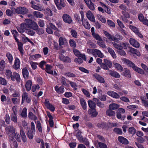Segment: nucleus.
Wrapping results in <instances>:
<instances>
[{
    "label": "nucleus",
    "mask_w": 148,
    "mask_h": 148,
    "mask_svg": "<svg viewBox=\"0 0 148 148\" xmlns=\"http://www.w3.org/2000/svg\"><path fill=\"white\" fill-rule=\"evenodd\" d=\"M5 130L6 134L10 138H13L16 135V133L15 132V128L13 126H9L6 127Z\"/></svg>",
    "instance_id": "nucleus-1"
},
{
    "label": "nucleus",
    "mask_w": 148,
    "mask_h": 148,
    "mask_svg": "<svg viewBox=\"0 0 148 148\" xmlns=\"http://www.w3.org/2000/svg\"><path fill=\"white\" fill-rule=\"evenodd\" d=\"M15 13L21 14H24L28 12L29 10L24 7L19 6L14 9Z\"/></svg>",
    "instance_id": "nucleus-2"
},
{
    "label": "nucleus",
    "mask_w": 148,
    "mask_h": 148,
    "mask_svg": "<svg viewBox=\"0 0 148 148\" xmlns=\"http://www.w3.org/2000/svg\"><path fill=\"white\" fill-rule=\"evenodd\" d=\"M28 28L32 29L34 30L37 29L38 27L37 23L32 20L29 19H26Z\"/></svg>",
    "instance_id": "nucleus-3"
},
{
    "label": "nucleus",
    "mask_w": 148,
    "mask_h": 148,
    "mask_svg": "<svg viewBox=\"0 0 148 148\" xmlns=\"http://www.w3.org/2000/svg\"><path fill=\"white\" fill-rule=\"evenodd\" d=\"M122 15L121 16V19L125 23H128L129 21L128 19L130 18L129 14L125 11H122Z\"/></svg>",
    "instance_id": "nucleus-4"
},
{
    "label": "nucleus",
    "mask_w": 148,
    "mask_h": 148,
    "mask_svg": "<svg viewBox=\"0 0 148 148\" xmlns=\"http://www.w3.org/2000/svg\"><path fill=\"white\" fill-rule=\"evenodd\" d=\"M27 22L25 23H23L21 24L20 27L17 28L18 31L20 33H23L25 32V30H27L28 29Z\"/></svg>",
    "instance_id": "nucleus-5"
},
{
    "label": "nucleus",
    "mask_w": 148,
    "mask_h": 148,
    "mask_svg": "<svg viewBox=\"0 0 148 148\" xmlns=\"http://www.w3.org/2000/svg\"><path fill=\"white\" fill-rule=\"evenodd\" d=\"M123 62L128 66L132 67L134 70L136 67L134 63L125 58H124L123 59Z\"/></svg>",
    "instance_id": "nucleus-6"
},
{
    "label": "nucleus",
    "mask_w": 148,
    "mask_h": 148,
    "mask_svg": "<svg viewBox=\"0 0 148 148\" xmlns=\"http://www.w3.org/2000/svg\"><path fill=\"white\" fill-rule=\"evenodd\" d=\"M59 58L60 60L66 63H70L71 62V59L68 56H65L62 54L59 55Z\"/></svg>",
    "instance_id": "nucleus-7"
},
{
    "label": "nucleus",
    "mask_w": 148,
    "mask_h": 148,
    "mask_svg": "<svg viewBox=\"0 0 148 148\" xmlns=\"http://www.w3.org/2000/svg\"><path fill=\"white\" fill-rule=\"evenodd\" d=\"M28 93L25 92L22 95V103H23L24 101H26L27 103H29L31 101L30 99L28 97Z\"/></svg>",
    "instance_id": "nucleus-8"
},
{
    "label": "nucleus",
    "mask_w": 148,
    "mask_h": 148,
    "mask_svg": "<svg viewBox=\"0 0 148 148\" xmlns=\"http://www.w3.org/2000/svg\"><path fill=\"white\" fill-rule=\"evenodd\" d=\"M86 15L88 18L91 21L93 22L95 21V17L93 14L89 10L87 12Z\"/></svg>",
    "instance_id": "nucleus-9"
},
{
    "label": "nucleus",
    "mask_w": 148,
    "mask_h": 148,
    "mask_svg": "<svg viewBox=\"0 0 148 148\" xmlns=\"http://www.w3.org/2000/svg\"><path fill=\"white\" fill-rule=\"evenodd\" d=\"M85 3L88 8L91 10H94L95 9L94 4L90 0H84Z\"/></svg>",
    "instance_id": "nucleus-10"
},
{
    "label": "nucleus",
    "mask_w": 148,
    "mask_h": 148,
    "mask_svg": "<svg viewBox=\"0 0 148 148\" xmlns=\"http://www.w3.org/2000/svg\"><path fill=\"white\" fill-rule=\"evenodd\" d=\"M129 42L130 44L136 48H138L140 47L139 43L136 40L133 38H130V39Z\"/></svg>",
    "instance_id": "nucleus-11"
},
{
    "label": "nucleus",
    "mask_w": 148,
    "mask_h": 148,
    "mask_svg": "<svg viewBox=\"0 0 148 148\" xmlns=\"http://www.w3.org/2000/svg\"><path fill=\"white\" fill-rule=\"evenodd\" d=\"M16 41L17 43L18 49L21 53V56H22L23 53L24 51L23 47V44L22 42L19 41V40L18 39H16Z\"/></svg>",
    "instance_id": "nucleus-12"
},
{
    "label": "nucleus",
    "mask_w": 148,
    "mask_h": 148,
    "mask_svg": "<svg viewBox=\"0 0 148 148\" xmlns=\"http://www.w3.org/2000/svg\"><path fill=\"white\" fill-rule=\"evenodd\" d=\"M62 18L64 22L69 24L71 23L72 21L71 17L66 14H64Z\"/></svg>",
    "instance_id": "nucleus-13"
},
{
    "label": "nucleus",
    "mask_w": 148,
    "mask_h": 148,
    "mask_svg": "<svg viewBox=\"0 0 148 148\" xmlns=\"http://www.w3.org/2000/svg\"><path fill=\"white\" fill-rule=\"evenodd\" d=\"M20 61L18 58H16L13 68L15 70H17L20 68Z\"/></svg>",
    "instance_id": "nucleus-14"
},
{
    "label": "nucleus",
    "mask_w": 148,
    "mask_h": 148,
    "mask_svg": "<svg viewBox=\"0 0 148 148\" xmlns=\"http://www.w3.org/2000/svg\"><path fill=\"white\" fill-rule=\"evenodd\" d=\"M122 75L128 79L130 78L131 77V73L130 70L127 68L124 69V71L122 73Z\"/></svg>",
    "instance_id": "nucleus-15"
},
{
    "label": "nucleus",
    "mask_w": 148,
    "mask_h": 148,
    "mask_svg": "<svg viewBox=\"0 0 148 148\" xmlns=\"http://www.w3.org/2000/svg\"><path fill=\"white\" fill-rule=\"evenodd\" d=\"M107 94L109 96L115 99H118L120 97L119 95L117 93L112 91H108Z\"/></svg>",
    "instance_id": "nucleus-16"
},
{
    "label": "nucleus",
    "mask_w": 148,
    "mask_h": 148,
    "mask_svg": "<svg viewBox=\"0 0 148 148\" xmlns=\"http://www.w3.org/2000/svg\"><path fill=\"white\" fill-rule=\"evenodd\" d=\"M88 113L92 117H96L98 114V112L96 111L95 109H89L88 111Z\"/></svg>",
    "instance_id": "nucleus-17"
},
{
    "label": "nucleus",
    "mask_w": 148,
    "mask_h": 148,
    "mask_svg": "<svg viewBox=\"0 0 148 148\" xmlns=\"http://www.w3.org/2000/svg\"><path fill=\"white\" fill-rule=\"evenodd\" d=\"M94 50V53L93 56L95 57H96L97 55L99 57L102 58L104 56L103 54L101 52L100 50L95 49Z\"/></svg>",
    "instance_id": "nucleus-18"
},
{
    "label": "nucleus",
    "mask_w": 148,
    "mask_h": 148,
    "mask_svg": "<svg viewBox=\"0 0 148 148\" xmlns=\"http://www.w3.org/2000/svg\"><path fill=\"white\" fill-rule=\"evenodd\" d=\"M118 139L120 142L123 144L127 145L129 143L128 140L122 136L118 137Z\"/></svg>",
    "instance_id": "nucleus-19"
},
{
    "label": "nucleus",
    "mask_w": 148,
    "mask_h": 148,
    "mask_svg": "<svg viewBox=\"0 0 148 148\" xmlns=\"http://www.w3.org/2000/svg\"><path fill=\"white\" fill-rule=\"evenodd\" d=\"M15 79L18 82H19L20 80V75L18 74L16 72H14L11 77V79L12 81H14Z\"/></svg>",
    "instance_id": "nucleus-20"
},
{
    "label": "nucleus",
    "mask_w": 148,
    "mask_h": 148,
    "mask_svg": "<svg viewBox=\"0 0 148 148\" xmlns=\"http://www.w3.org/2000/svg\"><path fill=\"white\" fill-rule=\"evenodd\" d=\"M93 76L95 77L96 79L99 82L103 83H104L105 80L100 75L96 73L93 75Z\"/></svg>",
    "instance_id": "nucleus-21"
},
{
    "label": "nucleus",
    "mask_w": 148,
    "mask_h": 148,
    "mask_svg": "<svg viewBox=\"0 0 148 148\" xmlns=\"http://www.w3.org/2000/svg\"><path fill=\"white\" fill-rule=\"evenodd\" d=\"M55 89L56 92L59 94L62 93L64 92V88L62 86H60L59 88L58 86H56L55 87Z\"/></svg>",
    "instance_id": "nucleus-22"
},
{
    "label": "nucleus",
    "mask_w": 148,
    "mask_h": 148,
    "mask_svg": "<svg viewBox=\"0 0 148 148\" xmlns=\"http://www.w3.org/2000/svg\"><path fill=\"white\" fill-rule=\"evenodd\" d=\"M20 134L22 140L24 143L27 141V138L24 132L23 129H21L20 131Z\"/></svg>",
    "instance_id": "nucleus-23"
},
{
    "label": "nucleus",
    "mask_w": 148,
    "mask_h": 148,
    "mask_svg": "<svg viewBox=\"0 0 148 148\" xmlns=\"http://www.w3.org/2000/svg\"><path fill=\"white\" fill-rule=\"evenodd\" d=\"M32 7L35 10L40 11L45 10L44 7L42 6L39 7L35 5H32Z\"/></svg>",
    "instance_id": "nucleus-24"
},
{
    "label": "nucleus",
    "mask_w": 148,
    "mask_h": 148,
    "mask_svg": "<svg viewBox=\"0 0 148 148\" xmlns=\"http://www.w3.org/2000/svg\"><path fill=\"white\" fill-rule=\"evenodd\" d=\"M113 64L117 70L121 72L123 71V69L121 64L117 63H114Z\"/></svg>",
    "instance_id": "nucleus-25"
},
{
    "label": "nucleus",
    "mask_w": 148,
    "mask_h": 148,
    "mask_svg": "<svg viewBox=\"0 0 148 148\" xmlns=\"http://www.w3.org/2000/svg\"><path fill=\"white\" fill-rule=\"evenodd\" d=\"M107 49L108 52L110 54L112 58L114 59L116 58V56L114 50L110 47L108 48Z\"/></svg>",
    "instance_id": "nucleus-26"
},
{
    "label": "nucleus",
    "mask_w": 148,
    "mask_h": 148,
    "mask_svg": "<svg viewBox=\"0 0 148 148\" xmlns=\"http://www.w3.org/2000/svg\"><path fill=\"white\" fill-rule=\"evenodd\" d=\"M22 73L24 78L25 79L28 78V77L29 73L28 70L26 68L23 69Z\"/></svg>",
    "instance_id": "nucleus-27"
},
{
    "label": "nucleus",
    "mask_w": 148,
    "mask_h": 148,
    "mask_svg": "<svg viewBox=\"0 0 148 148\" xmlns=\"http://www.w3.org/2000/svg\"><path fill=\"white\" fill-rule=\"evenodd\" d=\"M6 57H7L9 63L11 64L12 63L13 57L12 55L9 52H8L6 54Z\"/></svg>",
    "instance_id": "nucleus-28"
},
{
    "label": "nucleus",
    "mask_w": 148,
    "mask_h": 148,
    "mask_svg": "<svg viewBox=\"0 0 148 148\" xmlns=\"http://www.w3.org/2000/svg\"><path fill=\"white\" fill-rule=\"evenodd\" d=\"M110 74L112 76L116 78H119L120 75L117 72L115 71H110Z\"/></svg>",
    "instance_id": "nucleus-29"
},
{
    "label": "nucleus",
    "mask_w": 148,
    "mask_h": 148,
    "mask_svg": "<svg viewBox=\"0 0 148 148\" xmlns=\"http://www.w3.org/2000/svg\"><path fill=\"white\" fill-rule=\"evenodd\" d=\"M112 109H109L106 111V114L109 116H114L115 114V112L114 111L112 110Z\"/></svg>",
    "instance_id": "nucleus-30"
},
{
    "label": "nucleus",
    "mask_w": 148,
    "mask_h": 148,
    "mask_svg": "<svg viewBox=\"0 0 148 148\" xmlns=\"http://www.w3.org/2000/svg\"><path fill=\"white\" fill-rule=\"evenodd\" d=\"M88 103L90 109H95L96 107V104L95 103L91 100H89Z\"/></svg>",
    "instance_id": "nucleus-31"
},
{
    "label": "nucleus",
    "mask_w": 148,
    "mask_h": 148,
    "mask_svg": "<svg viewBox=\"0 0 148 148\" xmlns=\"http://www.w3.org/2000/svg\"><path fill=\"white\" fill-rule=\"evenodd\" d=\"M93 100L97 102V106L99 107L103 108L104 107V104L100 102L97 99L94 98Z\"/></svg>",
    "instance_id": "nucleus-32"
},
{
    "label": "nucleus",
    "mask_w": 148,
    "mask_h": 148,
    "mask_svg": "<svg viewBox=\"0 0 148 148\" xmlns=\"http://www.w3.org/2000/svg\"><path fill=\"white\" fill-rule=\"evenodd\" d=\"M80 103L82 108L85 110L86 109L87 105L85 100L83 98L80 99Z\"/></svg>",
    "instance_id": "nucleus-33"
},
{
    "label": "nucleus",
    "mask_w": 148,
    "mask_h": 148,
    "mask_svg": "<svg viewBox=\"0 0 148 148\" xmlns=\"http://www.w3.org/2000/svg\"><path fill=\"white\" fill-rule=\"evenodd\" d=\"M5 77L8 79H11L12 76V71L10 70H6L5 73Z\"/></svg>",
    "instance_id": "nucleus-34"
},
{
    "label": "nucleus",
    "mask_w": 148,
    "mask_h": 148,
    "mask_svg": "<svg viewBox=\"0 0 148 148\" xmlns=\"http://www.w3.org/2000/svg\"><path fill=\"white\" fill-rule=\"evenodd\" d=\"M119 107V106L118 104L113 103L110 104L109 106V108L112 110H115L118 108Z\"/></svg>",
    "instance_id": "nucleus-35"
},
{
    "label": "nucleus",
    "mask_w": 148,
    "mask_h": 148,
    "mask_svg": "<svg viewBox=\"0 0 148 148\" xmlns=\"http://www.w3.org/2000/svg\"><path fill=\"white\" fill-rule=\"evenodd\" d=\"M82 21V25L86 29H89L90 28V25L87 21L83 19V21Z\"/></svg>",
    "instance_id": "nucleus-36"
},
{
    "label": "nucleus",
    "mask_w": 148,
    "mask_h": 148,
    "mask_svg": "<svg viewBox=\"0 0 148 148\" xmlns=\"http://www.w3.org/2000/svg\"><path fill=\"white\" fill-rule=\"evenodd\" d=\"M32 82L31 80H28L26 84L25 87L27 91H29L31 89Z\"/></svg>",
    "instance_id": "nucleus-37"
},
{
    "label": "nucleus",
    "mask_w": 148,
    "mask_h": 148,
    "mask_svg": "<svg viewBox=\"0 0 148 148\" xmlns=\"http://www.w3.org/2000/svg\"><path fill=\"white\" fill-rule=\"evenodd\" d=\"M34 16L36 18H41L43 16V14L40 13V12L38 11H34L33 12Z\"/></svg>",
    "instance_id": "nucleus-38"
},
{
    "label": "nucleus",
    "mask_w": 148,
    "mask_h": 148,
    "mask_svg": "<svg viewBox=\"0 0 148 148\" xmlns=\"http://www.w3.org/2000/svg\"><path fill=\"white\" fill-rule=\"evenodd\" d=\"M67 42L65 38L62 37H60L59 40V45L62 46L64 45V43Z\"/></svg>",
    "instance_id": "nucleus-39"
},
{
    "label": "nucleus",
    "mask_w": 148,
    "mask_h": 148,
    "mask_svg": "<svg viewBox=\"0 0 148 148\" xmlns=\"http://www.w3.org/2000/svg\"><path fill=\"white\" fill-rule=\"evenodd\" d=\"M17 114H12L10 116L11 120L15 123L17 122Z\"/></svg>",
    "instance_id": "nucleus-40"
},
{
    "label": "nucleus",
    "mask_w": 148,
    "mask_h": 148,
    "mask_svg": "<svg viewBox=\"0 0 148 148\" xmlns=\"http://www.w3.org/2000/svg\"><path fill=\"white\" fill-rule=\"evenodd\" d=\"M97 43L99 46L103 48H107V46L103 41L102 39V40H99V41H97Z\"/></svg>",
    "instance_id": "nucleus-41"
},
{
    "label": "nucleus",
    "mask_w": 148,
    "mask_h": 148,
    "mask_svg": "<svg viewBox=\"0 0 148 148\" xmlns=\"http://www.w3.org/2000/svg\"><path fill=\"white\" fill-rule=\"evenodd\" d=\"M130 52L136 54L138 56H140V53L137 50L132 48L130 49Z\"/></svg>",
    "instance_id": "nucleus-42"
},
{
    "label": "nucleus",
    "mask_w": 148,
    "mask_h": 148,
    "mask_svg": "<svg viewBox=\"0 0 148 148\" xmlns=\"http://www.w3.org/2000/svg\"><path fill=\"white\" fill-rule=\"evenodd\" d=\"M5 65V63L3 60H1L0 63V71H3L4 69Z\"/></svg>",
    "instance_id": "nucleus-43"
},
{
    "label": "nucleus",
    "mask_w": 148,
    "mask_h": 148,
    "mask_svg": "<svg viewBox=\"0 0 148 148\" xmlns=\"http://www.w3.org/2000/svg\"><path fill=\"white\" fill-rule=\"evenodd\" d=\"M28 116L30 119L34 120H36L37 119L36 116L31 112H29Z\"/></svg>",
    "instance_id": "nucleus-44"
},
{
    "label": "nucleus",
    "mask_w": 148,
    "mask_h": 148,
    "mask_svg": "<svg viewBox=\"0 0 148 148\" xmlns=\"http://www.w3.org/2000/svg\"><path fill=\"white\" fill-rule=\"evenodd\" d=\"M22 40L25 43H26L27 41L31 43L32 45L34 44V43L32 42L26 36L22 37Z\"/></svg>",
    "instance_id": "nucleus-45"
},
{
    "label": "nucleus",
    "mask_w": 148,
    "mask_h": 148,
    "mask_svg": "<svg viewBox=\"0 0 148 148\" xmlns=\"http://www.w3.org/2000/svg\"><path fill=\"white\" fill-rule=\"evenodd\" d=\"M37 128L39 132H42V128L41 124L39 121H37L36 123Z\"/></svg>",
    "instance_id": "nucleus-46"
},
{
    "label": "nucleus",
    "mask_w": 148,
    "mask_h": 148,
    "mask_svg": "<svg viewBox=\"0 0 148 148\" xmlns=\"http://www.w3.org/2000/svg\"><path fill=\"white\" fill-rule=\"evenodd\" d=\"M82 133L80 132L79 131L77 132V133L76 136L77 139L81 142V141L82 140V139L83 138L82 137V136L81 135Z\"/></svg>",
    "instance_id": "nucleus-47"
},
{
    "label": "nucleus",
    "mask_w": 148,
    "mask_h": 148,
    "mask_svg": "<svg viewBox=\"0 0 148 148\" xmlns=\"http://www.w3.org/2000/svg\"><path fill=\"white\" fill-rule=\"evenodd\" d=\"M27 109L26 108H24L22 111L21 113V116L24 118H26L27 116Z\"/></svg>",
    "instance_id": "nucleus-48"
},
{
    "label": "nucleus",
    "mask_w": 148,
    "mask_h": 148,
    "mask_svg": "<svg viewBox=\"0 0 148 148\" xmlns=\"http://www.w3.org/2000/svg\"><path fill=\"white\" fill-rule=\"evenodd\" d=\"M69 43L71 47L75 48L76 47V44L74 40L71 39L69 41Z\"/></svg>",
    "instance_id": "nucleus-49"
},
{
    "label": "nucleus",
    "mask_w": 148,
    "mask_h": 148,
    "mask_svg": "<svg viewBox=\"0 0 148 148\" xmlns=\"http://www.w3.org/2000/svg\"><path fill=\"white\" fill-rule=\"evenodd\" d=\"M39 27L38 26V27L37 29L36 30V33L39 35H41L43 34L44 33V30L43 28H39Z\"/></svg>",
    "instance_id": "nucleus-50"
},
{
    "label": "nucleus",
    "mask_w": 148,
    "mask_h": 148,
    "mask_svg": "<svg viewBox=\"0 0 148 148\" xmlns=\"http://www.w3.org/2000/svg\"><path fill=\"white\" fill-rule=\"evenodd\" d=\"M70 33L71 36L74 38H76L77 37V34L76 31L73 29L71 30Z\"/></svg>",
    "instance_id": "nucleus-51"
},
{
    "label": "nucleus",
    "mask_w": 148,
    "mask_h": 148,
    "mask_svg": "<svg viewBox=\"0 0 148 148\" xmlns=\"http://www.w3.org/2000/svg\"><path fill=\"white\" fill-rule=\"evenodd\" d=\"M56 6L59 10H61L66 6V4H63L59 2L56 4Z\"/></svg>",
    "instance_id": "nucleus-52"
},
{
    "label": "nucleus",
    "mask_w": 148,
    "mask_h": 148,
    "mask_svg": "<svg viewBox=\"0 0 148 148\" xmlns=\"http://www.w3.org/2000/svg\"><path fill=\"white\" fill-rule=\"evenodd\" d=\"M134 70L140 74H144V72L143 70L137 66L135 68Z\"/></svg>",
    "instance_id": "nucleus-53"
},
{
    "label": "nucleus",
    "mask_w": 148,
    "mask_h": 148,
    "mask_svg": "<svg viewBox=\"0 0 148 148\" xmlns=\"http://www.w3.org/2000/svg\"><path fill=\"white\" fill-rule=\"evenodd\" d=\"M92 36L97 40H99H99H102V38L98 34L95 33L92 34Z\"/></svg>",
    "instance_id": "nucleus-54"
},
{
    "label": "nucleus",
    "mask_w": 148,
    "mask_h": 148,
    "mask_svg": "<svg viewBox=\"0 0 148 148\" xmlns=\"http://www.w3.org/2000/svg\"><path fill=\"white\" fill-rule=\"evenodd\" d=\"M104 63L108 66L109 68H111L112 66V64L111 62L107 60V59H105L104 60Z\"/></svg>",
    "instance_id": "nucleus-55"
},
{
    "label": "nucleus",
    "mask_w": 148,
    "mask_h": 148,
    "mask_svg": "<svg viewBox=\"0 0 148 148\" xmlns=\"http://www.w3.org/2000/svg\"><path fill=\"white\" fill-rule=\"evenodd\" d=\"M34 132H32L31 131H29L27 133L28 137L30 139H32L33 138V135L34 134Z\"/></svg>",
    "instance_id": "nucleus-56"
},
{
    "label": "nucleus",
    "mask_w": 148,
    "mask_h": 148,
    "mask_svg": "<svg viewBox=\"0 0 148 148\" xmlns=\"http://www.w3.org/2000/svg\"><path fill=\"white\" fill-rule=\"evenodd\" d=\"M7 83L6 80L5 79L0 77V84L3 85H5Z\"/></svg>",
    "instance_id": "nucleus-57"
},
{
    "label": "nucleus",
    "mask_w": 148,
    "mask_h": 148,
    "mask_svg": "<svg viewBox=\"0 0 148 148\" xmlns=\"http://www.w3.org/2000/svg\"><path fill=\"white\" fill-rule=\"evenodd\" d=\"M65 75L69 77H76V75L74 74L68 72H66Z\"/></svg>",
    "instance_id": "nucleus-58"
},
{
    "label": "nucleus",
    "mask_w": 148,
    "mask_h": 148,
    "mask_svg": "<svg viewBox=\"0 0 148 148\" xmlns=\"http://www.w3.org/2000/svg\"><path fill=\"white\" fill-rule=\"evenodd\" d=\"M128 131L130 133L133 135L135 133L136 130L134 127H131L129 128Z\"/></svg>",
    "instance_id": "nucleus-59"
},
{
    "label": "nucleus",
    "mask_w": 148,
    "mask_h": 148,
    "mask_svg": "<svg viewBox=\"0 0 148 148\" xmlns=\"http://www.w3.org/2000/svg\"><path fill=\"white\" fill-rule=\"evenodd\" d=\"M30 64L32 66V69L33 70H35L37 68V63L32 62V61H30Z\"/></svg>",
    "instance_id": "nucleus-60"
},
{
    "label": "nucleus",
    "mask_w": 148,
    "mask_h": 148,
    "mask_svg": "<svg viewBox=\"0 0 148 148\" xmlns=\"http://www.w3.org/2000/svg\"><path fill=\"white\" fill-rule=\"evenodd\" d=\"M112 43L114 48L119 50L121 49L120 43L118 44L115 42H112Z\"/></svg>",
    "instance_id": "nucleus-61"
},
{
    "label": "nucleus",
    "mask_w": 148,
    "mask_h": 148,
    "mask_svg": "<svg viewBox=\"0 0 148 148\" xmlns=\"http://www.w3.org/2000/svg\"><path fill=\"white\" fill-rule=\"evenodd\" d=\"M107 23L108 25L110 27H115V23L111 20H107Z\"/></svg>",
    "instance_id": "nucleus-62"
},
{
    "label": "nucleus",
    "mask_w": 148,
    "mask_h": 148,
    "mask_svg": "<svg viewBox=\"0 0 148 148\" xmlns=\"http://www.w3.org/2000/svg\"><path fill=\"white\" fill-rule=\"evenodd\" d=\"M130 27L136 34L139 32L138 29L136 27L131 25H129Z\"/></svg>",
    "instance_id": "nucleus-63"
},
{
    "label": "nucleus",
    "mask_w": 148,
    "mask_h": 148,
    "mask_svg": "<svg viewBox=\"0 0 148 148\" xmlns=\"http://www.w3.org/2000/svg\"><path fill=\"white\" fill-rule=\"evenodd\" d=\"M141 101L145 107L148 108V101L145 100L144 97H141Z\"/></svg>",
    "instance_id": "nucleus-64"
}]
</instances>
